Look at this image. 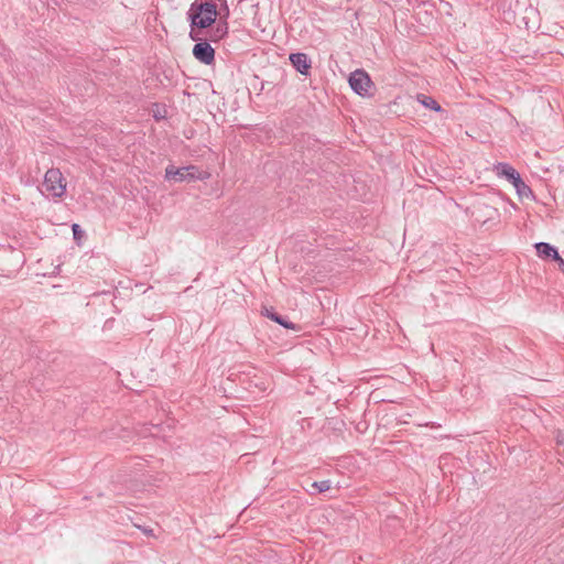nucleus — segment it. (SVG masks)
<instances>
[{"label":"nucleus","mask_w":564,"mask_h":564,"mask_svg":"<svg viewBox=\"0 0 564 564\" xmlns=\"http://www.w3.org/2000/svg\"><path fill=\"white\" fill-rule=\"evenodd\" d=\"M494 171L500 177H506L516 188V192L520 198H533V192L529 185L521 178L519 172L511 166L509 163L499 162L494 165Z\"/></svg>","instance_id":"obj_2"},{"label":"nucleus","mask_w":564,"mask_h":564,"mask_svg":"<svg viewBox=\"0 0 564 564\" xmlns=\"http://www.w3.org/2000/svg\"><path fill=\"white\" fill-rule=\"evenodd\" d=\"M349 86L350 88L359 96H371L370 89L372 87V82L368 73L364 69H356L349 76Z\"/></svg>","instance_id":"obj_5"},{"label":"nucleus","mask_w":564,"mask_h":564,"mask_svg":"<svg viewBox=\"0 0 564 564\" xmlns=\"http://www.w3.org/2000/svg\"><path fill=\"white\" fill-rule=\"evenodd\" d=\"M194 170L187 171V182L195 181V180H207L209 177V173L206 171H200L197 166L194 165Z\"/></svg>","instance_id":"obj_12"},{"label":"nucleus","mask_w":564,"mask_h":564,"mask_svg":"<svg viewBox=\"0 0 564 564\" xmlns=\"http://www.w3.org/2000/svg\"><path fill=\"white\" fill-rule=\"evenodd\" d=\"M556 441L558 445H564V434L558 433Z\"/></svg>","instance_id":"obj_16"},{"label":"nucleus","mask_w":564,"mask_h":564,"mask_svg":"<svg viewBox=\"0 0 564 564\" xmlns=\"http://www.w3.org/2000/svg\"><path fill=\"white\" fill-rule=\"evenodd\" d=\"M262 315H264L265 317L270 318L271 321L278 323L279 325L283 326L284 328H288V329H297L299 328L294 323L289 321V318L286 316H283L281 314L276 313L272 307H270V308L263 307Z\"/></svg>","instance_id":"obj_10"},{"label":"nucleus","mask_w":564,"mask_h":564,"mask_svg":"<svg viewBox=\"0 0 564 564\" xmlns=\"http://www.w3.org/2000/svg\"><path fill=\"white\" fill-rule=\"evenodd\" d=\"M425 108H429L433 111H436L440 113V118L442 120L448 119V111L442 108V106L432 97L425 96Z\"/></svg>","instance_id":"obj_11"},{"label":"nucleus","mask_w":564,"mask_h":564,"mask_svg":"<svg viewBox=\"0 0 564 564\" xmlns=\"http://www.w3.org/2000/svg\"><path fill=\"white\" fill-rule=\"evenodd\" d=\"M312 487L316 488L318 492H325L330 489L329 480L314 481Z\"/></svg>","instance_id":"obj_13"},{"label":"nucleus","mask_w":564,"mask_h":564,"mask_svg":"<svg viewBox=\"0 0 564 564\" xmlns=\"http://www.w3.org/2000/svg\"><path fill=\"white\" fill-rule=\"evenodd\" d=\"M195 171L194 165H187L183 167H175L174 165L170 164L165 169V178L167 181H175V182H187V171Z\"/></svg>","instance_id":"obj_8"},{"label":"nucleus","mask_w":564,"mask_h":564,"mask_svg":"<svg viewBox=\"0 0 564 564\" xmlns=\"http://www.w3.org/2000/svg\"><path fill=\"white\" fill-rule=\"evenodd\" d=\"M534 248L541 259L561 260L557 249L547 242H536Z\"/></svg>","instance_id":"obj_9"},{"label":"nucleus","mask_w":564,"mask_h":564,"mask_svg":"<svg viewBox=\"0 0 564 564\" xmlns=\"http://www.w3.org/2000/svg\"><path fill=\"white\" fill-rule=\"evenodd\" d=\"M143 532L147 534V535H153V530L152 529H142Z\"/></svg>","instance_id":"obj_18"},{"label":"nucleus","mask_w":564,"mask_h":564,"mask_svg":"<svg viewBox=\"0 0 564 564\" xmlns=\"http://www.w3.org/2000/svg\"><path fill=\"white\" fill-rule=\"evenodd\" d=\"M424 426H425V427H427V426H432V427H434V426H435V424H434L433 422H425V423H424Z\"/></svg>","instance_id":"obj_19"},{"label":"nucleus","mask_w":564,"mask_h":564,"mask_svg":"<svg viewBox=\"0 0 564 564\" xmlns=\"http://www.w3.org/2000/svg\"><path fill=\"white\" fill-rule=\"evenodd\" d=\"M189 23V39L199 40V34L216 25L218 18L217 2L214 0L194 1L186 12Z\"/></svg>","instance_id":"obj_1"},{"label":"nucleus","mask_w":564,"mask_h":564,"mask_svg":"<svg viewBox=\"0 0 564 564\" xmlns=\"http://www.w3.org/2000/svg\"><path fill=\"white\" fill-rule=\"evenodd\" d=\"M73 237L76 241H79L84 236V230L78 224L72 225Z\"/></svg>","instance_id":"obj_14"},{"label":"nucleus","mask_w":564,"mask_h":564,"mask_svg":"<svg viewBox=\"0 0 564 564\" xmlns=\"http://www.w3.org/2000/svg\"><path fill=\"white\" fill-rule=\"evenodd\" d=\"M416 100L423 105V94H417L416 95Z\"/></svg>","instance_id":"obj_17"},{"label":"nucleus","mask_w":564,"mask_h":564,"mask_svg":"<svg viewBox=\"0 0 564 564\" xmlns=\"http://www.w3.org/2000/svg\"><path fill=\"white\" fill-rule=\"evenodd\" d=\"M289 59L292 66L302 75H308L312 67V62L305 53H291Z\"/></svg>","instance_id":"obj_7"},{"label":"nucleus","mask_w":564,"mask_h":564,"mask_svg":"<svg viewBox=\"0 0 564 564\" xmlns=\"http://www.w3.org/2000/svg\"><path fill=\"white\" fill-rule=\"evenodd\" d=\"M42 186L45 192L56 198L62 197L66 192V184L58 169H50L46 171Z\"/></svg>","instance_id":"obj_4"},{"label":"nucleus","mask_w":564,"mask_h":564,"mask_svg":"<svg viewBox=\"0 0 564 564\" xmlns=\"http://www.w3.org/2000/svg\"><path fill=\"white\" fill-rule=\"evenodd\" d=\"M558 264V269L564 273V259L561 257V260H554Z\"/></svg>","instance_id":"obj_15"},{"label":"nucleus","mask_w":564,"mask_h":564,"mask_svg":"<svg viewBox=\"0 0 564 564\" xmlns=\"http://www.w3.org/2000/svg\"><path fill=\"white\" fill-rule=\"evenodd\" d=\"M475 220L481 225L489 221H498L500 214L497 208L488 204H479L474 213Z\"/></svg>","instance_id":"obj_6"},{"label":"nucleus","mask_w":564,"mask_h":564,"mask_svg":"<svg viewBox=\"0 0 564 564\" xmlns=\"http://www.w3.org/2000/svg\"><path fill=\"white\" fill-rule=\"evenodd\" d=\"M199 40H193L195 45L192 50L193 56L205 65H212L215 62V50L212 47L209 39V30L204 35L202 32Z\"/></svg>","instance_id":"obj_3"}]
</instances>
